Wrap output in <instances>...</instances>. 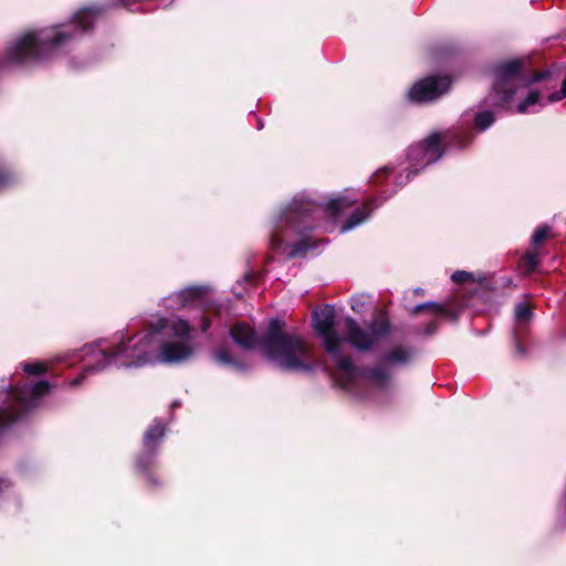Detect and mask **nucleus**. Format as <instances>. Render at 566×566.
<instances>
[{"label":"nucleus","instance_id":"nucleus-1","mask_svg":"<svg viewBox=\"0 0 566 566\" xmlns=\"http://www.w3.org/2000/svg\"><path fill=\"white\" fill-rule=\"evenodd\" d=\"M314 328L322 338L325 350L335 361L334 378L340 387H347L358 377V371L349 358L343 356L345 339L335 332V310L325 306L314 312Z\"/></svg>","mask_w":566,"mask_h":566},{"label":"nucleus","instance_id":"nucleus-2","mask_svg":"<svg viewBox=\"0 0 566 566\" xmlns=\"http://www.w3.org/2000/svg\"><path fill=\"white\" fill-rule=\"evenodd\" d=\"M280 323L273 321L264 343V355L283 369L308 368V353L305 343L294 334H280Z\"/></svg>","mask_w":566,"mask_h":566},{"label":"nucleus","instance_id":"nucleus-3","mask_svg":"<svg viewBox=\"0 0 566 566\" xmlns=\"http://www.w3.org/2000/svg\"><path fill=\"white\" fill-rule=\"evenodd\" d=\"M166 334L176 338V340L166 342L157 359L161 363H179L190 357L192 349L188 344L189 325L182 319H171L166 326Z\"/></svg>","mask_w":566,"mask_h":566},{"label":"nucleus","instance_id":"nucleus-4","mask_svg":"<svg viewBox=\"0 0 566 566\" xmlns=\"http://www.w3.org/2000/svg\"><path fill=\"white\" fill-rule=\"evenodd\" d=\"M64 38L63 33L51 31H41L38 35L34 32H28L23 34L18 41L10 48L8 54L12 61H22L30 56H40L41 52L62 42Z\"/></svg>","mask_w":566,"mask_h":566},{"label":"nucleus","instance_id":"nucleus-5","mask_svg":"<svg viewBox=\"0 0 566 566\" xmlns=\"http://www.w3.org/2000/svg\"><path fill=\"white\" fill-rule=\"evenodd\" d=\"M521 62L513 60L499 65L494 72L493 91L497 95L496 104H506L512 101L513 86L516 83V75L520 71Z\"/></svg>","mask_w":566,"mask_h":566},{"label":"nucleus","instance_id":"nucleus-6","mask_svg":"<svg viewBox=\"0 0 566 566\" xmlns=\"http://www.w3.org/2000/svg\"><path fill=\"white\" fill-rule=\"evenodd\" d=\"M449 86L450 82L446 77H427L410 88L408 97L416 103L430 102L446 93Z\"/></svg>","mask_w":566,"mask_h":566},{"label":"nucleus","instance_id":"nucleus-7","mask_svg":"<svg viewBox=\"0 0 566 566\" xmlns=\"http://www.w3.org/2000/svg\"><path fill=\"white\" fill-rule=\"evenodd\" d=\"M348 342L358 349H368L377 339L378 335L386 332V326L381 324L379 328L371 327V333L363 331L353 318L345 321Z\"/></svg>","mask_w":566,"mask_h":566},{"label":"nucleus","instance_id":"nucleus-8","mask_svg":"<svg viewBox=\"0 0 566 566\" xmlns=\"http://www.w3.org/2000/svg\"><path fill=\"white\" fill-rule=\"evenodd\" d=\"M155 337L156 336L153 334L146 336L142 342H139L135 347H133L129 350H127L126 347L120 345L112 354V356L117 357L125 354L127 358H130L129 361L124 363L125 366H142L146 363H149L153 360L150 356L144 355L143 357H139V354H145L151 347Z\"/></svg>","mask_w":566,"mask_h":566},{"label":"nucleus","instance_id":"nucleus-9","mask_svg":"<svg viewBox=\"0 0 566 566\" xmlns=\"http://www.w3.org/2000/svg\"><path fill=\"white\" fill-rule=\"evenodd\" d=\"M441 136L439 134H432L428 137L423 145H419L411 149L410 158L416 159L418 155H423V163L430 164L440 156V144Z\"/></svg>","mask_w":566,"mask_h":566},{"label":"nucleus","instance_id":"nucleus-10","mask_svg":"<svg viewBox=\"0 0 566 566\" xmlns=\"http://www.w3.org/2000/svg\"><path fill=\"white\" fill-rule=\"evenodd\" d=\"M233 340L242 348L250 349L256 344L254 332L245 324H237L232 331Z\"/></svg>","mask_w":566,"mask_h":566},{"label":"nucleus","instance_id":"nucleus-11","mask_svg":"<svg viewBox=\"0 0 566 566\" xmlns=\"http://www.w3.org/2000/svg\"><path fill=\"white\" fill-rule=\"evenodd\" d=\"M49 384L45 381H40L32 388H22L17 391V398L22 401L25 406H31L32 401H29V396L31 399L38 398L40 396L45 395L49 391Z\"/></svg>","mask_w":566,"mask_h":566},{"label":"nucleus","instance_id":"nucleus-12","mask_svg":"<svg viewBox=\"0 0 566 566\" xmlns=\"http://www.w3.org/2000/svg\"><path fill=\"white\" fill-rule=\"evenodd\" d=\"M369 216V211L367 207H365L363 210H359L355 212L352 218L343 226L342 232H346L354 227L360 224L367 217Z\"/></svg>","mask_w":566,"mask_h":566},{"label":"nucleus","instance_id":"nucleus-13","mask_svg":"<svg viewBox=\"0 0 566 566\" xmlns=\"http://www.w3.org/2000/svg\"><path fill=\"white\" fill-rule=\"evenodd\" d=\"M95 13L91 9H83L78 11L75 15V19L80 25H82L83 30L87 28L88 24L92 23Z\"/></svg>","mask_w":566,"mask_h":566},{"label":"nucleus","instance_id":"nucleus-14","mask_svg":"<svg viewBox=\"0 0 566 566\" xmlns=\"http://www.w3.org/2000/svg\"><path fill=\"white\" fill-rule=\"evenodd\" d=\"M494 122V116L491 112H482L475 116V126L480 129L488 128Z\"/></svg>","mask_w":566,"mask_h":566},{"label":"nucleus","instance_id":"nucleus-15","mask_svg":"<svg viewBox=\"0 0 566 566\" xmlns=\"http://www.w3.org/2000/svg\"><path fill=\"white\" fill-rule=\"evenodd\" d=\"M538 93L537 92H530L527 94V97L524 102L520 103L516 107L517 112L518 113H524L526 112L527 107L531 106V105H534L538 102Z\"/></svg>","mask_w":566,"mask_h":566},{"label":"nucleus","instance_id":"nucleus-16","mask_svg":"<svg viewBox=\"0 0 566 566\" xmlns=\"http://www.w3.org/2000/svg\"><path fill=\"white\" fill-rule=\"evenodd\" d=\"M165 429L160 423L155 424L151 427L145 436V440L150 443L155 441L156 439H159L164 436Z\"/></svg>","mask_w":566,"mask_h":566},{"label":"nucleus","instance_id":"nucleus-17","mask_svg":"<svg viewBox=\"0 0 566 566\" xmlns=\"http://www.w3.org/2000/svg\"><path fill=\"white\" fill-rule=\"evenodd\" d=\"M424 308L431 310V312L434 315H441V314L446 313V308L442 305L437 304V303H426V304L418 305L413 308L412 313L416 314L419 311L424 310Z\"/></svg>","mask_w":566,"mask_h":566},{"label":"nucleus","instance_id":"nucleus-18","mask_svg":"<svg viewBox=\"0 0 566 566\" xmlns=\"http://www.w3.org/2000/svg\"><path fill=\"white\" fill-rule=\"evenodd\" d=\"M531 316V308L527 303H518L515 307V317L517 321H526Z\"/></svg>","mask_w":566,"mask_h":566},{"label":"nucleus","instance_id":"nucleus-19","mask_svg":"<svg viewBox=\"0 0 566 566\" xmlns=\"http://www.w3.org/2000/svg\"><path fill=\"white\" fill-rule=\"evenodd\" d=\"M548 233H549L548 227H541V228L536 229L532 237V243L534 245L541 244L542 242H544L546 240V238L548 237Z\"/></svg>","mask_w":566,"mask_h":566},{"label":"nucleus","instance_id":"nucleus-20","mask_svg":"<svg viewBox=\"0 0 566 566\" xmlns=\"http://www.w3.org/2000/svg\"><path fill=\"white\" fill-rule=\"evenodd\" d=\"M387 373L384 371L382 369H376V370H371L366 377L377 384V385H381L384 382V380L387 378Z\"/></svg>","mask_w":566,"mask_h":566},{"label":"nucleus","instance_id":"nucleus-21","mask_svg":"<svg viewBox=\"0 0 566 566\" xmlns=\"http://www.w3.org/2000/svg\"><path fill=\"white\" fill-rule=\"evenodd\" d=\"M24 371L33 375H39L45 371L43 363H29L23 366Z\"/></svg>","mask_w":566,"mask_h":566},{"label":"nucleus","instance_id":"nucleus-22","mask_svg":"<svg viewBox=\"0 0 566 566\" xmlns=\"http://www.w3.org/2000/svg\"><path fill=\"white\" fill-rule=\"evenodd\" d=\"M350 304H352V308L355 311V312H360L363 311V308L365 307V305L367 304V297L365 295H357V296H354L350 301Z\"/></svg>","mask_w":566,"mask_h":566},{"label":"nucleus","instance_id":"nucleus-23","mask_svg":"<svg viewBox=\"0 0 566 566\" xmlns=\"http://www.w3.org/2000/svg\"><path fill=\"white\" fill-rule=\"evenodd\" d=\"M352 203L353 201H349L345 198H337L331 201V208L335 212H338L340 209H343L344 207H349Z\"/></svg>","mask_w":566,"mask_h":566},{"label":"nucleus","instance_id":"nucleus-24","mask_svg":"<svg viewBox=\"0 0 566 566\" xmlns=\"http://www.w3.org/2000/svg\"><path fill=\"white\" fill-rule=\"evenodd\" d=\"M524 265L527 272L534 270L535 266L537 265L536 255L533 253H527L524 258Z\"/></svg>","mask_w":566,"mask_h":566},{"label":"nucleus","instance_id":"nucleus-25","mask_svg":"<svg viewBox=\"0 0 566 566\" xmlns=\"http://www.w3.org/2000/svg\"><path fill=\"white\" fill-rule=\"evenodd\" d=\"M471 277V274L465 271H458L452 274V280L457 283H462Z\"/></svg>","mask_w":566,"mask_h":566},{"label":"nucleus","instance_id":"nucleus-26","mask_svg":"<svg viewBox=\"0 0 566 566\" xmlns=\"http://www.w3.org/2000/svg\"><path fill=\"white\" fill-rule=\"evenodd\" d=\"M216 359L220 363V364H230V359L228 357V354L224 352V350H220L216 354Z\"/></svg>","mask_w":566,"mask_h":566},{"label":"nucleus","instance_id":"nucleus-27","mask_svg":"<svg viewBox=\"0 0 566 566\" xmlns=\"http://www.w3.org/2000/svg\"><path fill=\"white\" fill-rule=\"evenodd\" d=\"M565 96H566V78L563 82V87H562L560 94L553 95L551 97V101H558V99H560L562 97H565Z\"/></svg>","mask_w":566,"mask_h":566},{"label":"nucleus","instance_id":"nucleus-28","mask_svg":"<svg viewBox=\"0 0 566 566\" xmlns=\"http://www.w3.org/2000/svg\"><path fill=\"white\" fill-rule=\"evenodd\" d=\"M187 293L197 296L201 293V290L200 289H191V290L187 291Z\"/></svg>","mask_w":566,"mask_h":566},{"label":"nucleus","instance_id":"nucleus-29","mask_svg":"<svg viewBox=\"0 0 566 566\" xmlns=\"http://www.w3.org/2000/svg\"><path fill=\"white\" fill-rule=\"evenodd\" d=\"M297 253H298V250H295V249H292V250L287 251V254H289L290 256H294V255H296Z\"/></svg>","mask_w":566,"mask_h":566},{"label":"nucleus","instance_id":"nucleus-30","mask_svg":"<svg viewBox=\"0 0 566 566\" xmlns=\"http://www.w3.org/2000/svg\"><path fill=\"white\" fill-rule=\"evenodd\" d=\"M209 326H210L209 322L205 321L201 328L203 332H206L209 328Z\"/></svg>","mask_w":566,"mask_h":566},{"label":"nucleus","instance_id":"nucleus-31","mask_svg":"<svg viewBox=\"0 0 566 566\" xmlns=\"http://www.w3.org/2000/svg\"><path fill=\"white\" fill-rule=\"evenodd\" d=\"M539 77V75H536L532 81H537Z\"/></svg>","mask_w":566,"mask_h":566}]
</instances>
